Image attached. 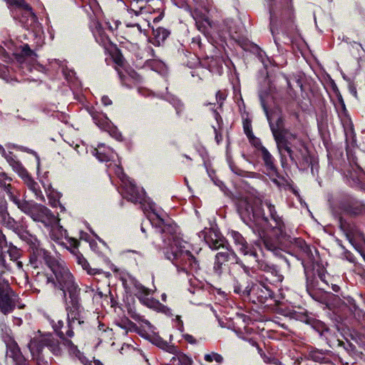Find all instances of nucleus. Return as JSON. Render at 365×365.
Here are the masks:
<instances>
[{"mask_svg":"<svg viewBox=\"0 0 365 365\" xmlns=\"http://www.w3.org/2000/svg\"><path fill=\"white\" fill-rule=\"evenodd\" d=\"M20 237L25 241L32 252L31 261L36 265L37 261H43L55 276L56 283L64 293V298L68 304V321L69 327L73 329L84 322L80 314L78 303L79 289L75 284L73 275L66 267L64 261L53 257L50 253L41 247L40 241L36 236L27 231L21 232Z\"/></svg>","mask_w":365,"mask_h":365,"instance_id":"nucleus-1","label":"nucleus"},{"mask_svg":"<svg viewBox=\"0 0 365 365\" xmlns=\"http://www.w3.org/2000/svg\"><path fill=\"white\" fill-rule=\"evenodd\" d=\"M150 222L161 228L164 234L171 237V242L166 248L165 255L178 269V272H187L192 270H197L199 264L195 257L190 252V245L177 235V226L159 217L155 213L149 215Z\"/></svg>","mask_w":365,"mask_h":365,"instance_id":"nucleus-2","label":"nucleus"},{"mask_svg":"<svg viewBox=\"0 0 365 365\" xmlns=\"http://www.w3.org/2000/svg\"><path fill=\"white\" fill-rule=\"evenodd\" d=\"M63 322L58 320L57 324H53L54 330L61 337V341L55 340L50 334H38L30 341L29 347L33 359L37 365H48V361L46 360L42 354L43 348L48 347L49 350L56 356L61 355L65 351L73 358L77 359L82 363H84L85 357L83 353L78 349L71 340L63 337L64 334L61 330Z\"/></svg>","mask_w":365,"mask_h":365,"instance_id":"nucleus-3","label":"nucleus"},{"mask_svg":"<svg viewBox=\"0 0 365 365\" xmlns=\"http://www.w3.org/2000/svg\"><path fill=\"white\" fill-rule=\"evenodd\" d=\"M264 110L266 113L271 130L272 132L274 140L277 143L279 152L282 154V151L285 150L290 159L295 163L304 158L301 150L295 153L289 146V140L292 138L295 139L296 135L287 133L284 127V120L279 113L269 114L265 106L262 103Z\"/></svg>","mask_w":365,"mask_h":365,"instance_id":"nucleus-4","label":"nucleus"},{"mask_svg":"<svg viewBox=\"0 0 365 365\" xmlns=\"http://www.w3.org/2000/svg\"><path fill=\"white\" fill-rule=\"evenodd\" d=\"M0 186L7 193L11 200L24 213L29 215L34 221L39 222L45 226H49L56 222V217L46 207L31 201L17 200L11 192V185L4 182Z\"/></svg>","mask_w":365,"mask_h":365,"instance_id":"nucleus-5","label":"nucleus"},{"mask_svg":"<svg viewBox=\"0 0 365 365\" xmlns=\"http://www.w3.org/2000/svg\"><path fill=\"white\" fill-rule=\"evenodd\" d=\"M123 287L127 293L135 294L140 300L143 301L149 308L158 312H165L167 307L158 300L147 298L150 294L151 290L143 286L131 276L122 278Z\"/></svg>","mask_w":365,"mask_h":365,"instance_id":"nucleus-6","label":"nucleus"},{"mask_svg":"<svg viewBox=\"0 0 365 365\" xmlns=\"http://www.w3.org/2000/svg\"><path fill=\"white\" fill-rule=\"evenodd\" d=\"M155 3L160 4L158 0H157ZM152 4H155L154 1H149L147 2H145L143 0L130 1V4L127 9V12L124 16V22L125 24V26L128 28L136 27V31L135 34H140L143 33V29L140 22L135 21L134 20V17H138L142 14H151L152 12H154L155 11L152 7Z\"/></svg>","mask_w":365,"mask_h":365,"instance_id":"nucleus-7","label":"nucleus"},{"mask_svg":"<svg viewBox=\"0 0 365 365\" xmlns=\"http://www.w3.org/2000/svg\"><path fill=\"white\" fill-rule=\"evenodd\" d=\"M262 202L258 200H255L254 205H252L247 200H241L239 202L238 210L244 220L257 221L262 220L267 222V218L264 216V213L261 207Z\"/></svg>","mask_w":365,"mask_h":365,"instance_id":"nucleus-8","label":"nucleus"},{"mask_svg":"<svg viewBox=\"0 0 365 365\" xmlns=\"http://www.w3.org/2000/svg\"><path fill=\"white\" fill-rule=\"evenodd\" d=\"M16 295L6 282H0V310L4 314H8L15 307Z\"/></svg>","mask_w":365,"mask_h":365,"instance_id":"nucleus-9","label":"nucleus"},{"mask_svg":"<svg viewBox=\"0 0 365 365\" xmlns=\"http://www.w3.org/2000/svg\"><path fill=\"white\" fill-rule=\"evenodd\" d=\"M122 187L124 190L125 197L133 202H140L144 199L145 192L142 189L137 187L133 180L123 179Z\"/></svg>","mask_w":365,"mask_h":365,"instance_id":"nucleus-10","label":"nucleus"},{"mask_svg":"<svg viewBox=\"0 0 365 365\" xmlns=\"http://www.w3.org/2000/svg\"><path fill=\"white\" fill-rule=\"evenodd\" d=\"M191 14L195 21V25L198 31L205 35L208 34L210 33V30L213 26L212 21H211L207 15L199 9H194Z\"/></svg>","mask_w":365,"mask_h":365,"instance_id":"nucleus-11","label":"nucleus"},{"mask_svg":"<svg viewBox=\"0 0 365 365\" xmlns=\"http://www.w3.org/2000/svg\"><path fill=\"white\" fill-rule=\"evenodd\" d=\"M229 261H233L236 264L240 263V260L235 252L228 249L217 253L215 256V262L214 269L218 274H221L222 265Z\"/></svg>","mask_w":365,"mask_h":365,"instance_id":"nucleus-12","label":"nucleus"},{"mask_svg":"<svg viewBox=\"0 0 365 365\" xmlns=\"http://www.w3.org/2000/svg\"><path fill=\"white\" fill-rule=\"evenodd\" d=\"M93 120L96 124L101 129L107 131L110 136L118 140H122V135L117 128L113 125L107 116L103 115H94Z\"/></svg>","mask_w":365,"mask_h":365,"instance_id":"nucleus-13","label":"nucleus"},{"mask_svg":"<svg viewBox=\"0 0 365 365\" xmlns=\"http://www.w3.org/2000/svg\"><path fill=\"white\" fill-rule=\"evenodd\" d=\"M231 237L233 240L235 245L238 247L239 251L242 253L244 255H249L253 258V259L257 262V253L256 252L250 247L242 235L236 231H232L230 232Z\"/></svg>","mask_w":365,"mask_h":365,"instance_id":"nucleus-14","label":"nucleus"},{"mask_svg":"<svg viewBox=\"0 0 365 365\" xmlns=\"http://www.w3.org/2000/svg\"><path fill=\"white\" fill-rule=\"evenodd\" d=\"M200 237H203L206 243L212 250H217L223 246V240L217 232L213 230L202 231Z\"/></svg>","mask_w":365,"mask_h":365,"instance_id":"nucleus-15","label":"nucleus"},{"mask_svg":"<svg viewBox=\"0 0 365 365\" xmlns=\"http://www.w3.org/2000/svg\"><path fill=\"white\" fill-rule=\"evenodd\" d=\"M6 1L9 5L15 6L19 11H21L22 17L26 18V21H34L35 15L30 6L26 4L24 0H6Z\"/></svg>","mask_w":365,"mask_h":365,"instance_id":"nucleus-16","label":"nucleus"},{"mask_svg":"<svg viewBox=\"0 0 365 365\" xmlns=\"http://www.w3.org/2000/svg\"><path fill=\"white\" fill-rule=\"evenodd\" d=\"M94 155L100 161L103 162L113 160L115 153L110 148H106L104 144H100L94 150Z\"/></svg>","mask_w":365,"mask_h":365,"instance_id":"nucleus-17","label":"nucleus"},{"mask_svg":"<svg viewBox=\"0 0 365 365\" xmlns=\"http://www.w3.org/2000/svg\"><path fill=\"white\" fill-rule=\"evenodd\" d=\"M255 145L257 148H258V149L260 150L262 159L264 160V163L266 167L272 171H275V166L274 164L273 157L269 153V152L267 150V148H264L263 145H262L261 143L259 142V140L258 139L256 140V143H255Z\"/></svg>","mask_w":365,"mask_h":365,"instance_id":"nucleus-18","label":"nucleus"},{"mask_svg":"<svg viewBox=\"0 0 365 365\" xmlns=\"http://www.w3.org/2000/svg\"><path fill=\"white\" fill-rule=\"evenodd\" d=\"M264 205H265L268 209L270 217L275 223L274 227L278 229L280 232H282V229L284 227V222L282 218L277 214L274 206L272 205L269 201L267 200L264 202Z\"/></svg>","mask_w":365,"mask_h":365,"instance_id":"nucleus-19","label":"nucleus"},{"mask_svg":"<svg viewBox=\"0 0 365 365\" xmlns=\"http://www.w3.org/2000/svg\"><path fill=\"white\" fill-rule=\"evenodd\" d=\"M250 292L257 294L260 302H263V300L267 299L268 297H271L272 295V291L269 288L264 286L253 287Z\"/></svg>","mask_w":365,"mask_h":365,"instance_id":"nucleus-20","label":"nucleus"},{"mask_svg":"<svg viewBox=\"0 0 365 365\" xmlns=\"http://www.w3.org/2000/svg\"><path fill=\"white\" fill-rule=\"evenodd\" d=\"M29 189H30L37 198H42L43 195L38 184L35 182L29 174L23 178Z\"/></svg>","mask_w":365,"mask_h":365,"instance_id":"nucleus-21","label":"nucleus"},{"mask_svg":"<svg viewBox=\"0 0 365 365\" xmlns=\"http://www.w3.org/2000/svg\"><path fill=\"white\" fill-rule=\"evenodd\" d=\"M169 34V31L164 28L159 27L156 29H153V43L160 46L168 38Z\"/></svg>","mask_w":365,"mask_h":365,"instance_id":"nucleus-22","label":"nucleus"},{"mask_svg":"<svg viewBox=\"0 0 365 365\" xmlns=\"http://www.w3.org/2000/svg\"><path fill=\"white\" fill-rule=\"evenodd\" d=\"M66 234V230H64L61 226L55 225L51 227L50 232V236L52 240L55 241L61 240Z\"/></svg>","mask_w":365,"mask_h":365,"instance_id":"nucleus-23","label":"nucleus"},{"mask_svg":"<svg viewBox=\"0 0 365 365\" xmlns=\"http://www.w3.org/2000/svg\"><path fill=\"white\" fill-rule=\"evenodd\" d=\"M76 259H77L78 264L81 265L82 268L84 270H86L88 274H91V275H95L96 274L100 273L98 269H91L90 267V265H89L88 262H87V260L81 255H77Z\"/></svg>","mask_w":365,"mask_h":365,"instance_id":"nucleus-24","label":"nucleus"},{"mask_svg":"<svg viewBox=\"0 0 365 365\" xmlns=\"http://www.w3.org/2000/svg\"><path fill=\"white\" fill-rule=\"evenodd\" d=\"M6 252H7L9 256L10 257L11 260H13L14 262L16 261V264L17 267L19 268H21L22 262L20 261H17V259H19V257L21 255L20 250L18 249L15 246L11 245L9 247Z\"/></svg>","mask_w":365,"mask_h":365,"instance_id":"nucleus-25","label":"nucleus"},{"mask_svg":"<svg viewBox=\"0 0 365 365\" xmlns=\"http://www.w3.org/2000/svg\"><path fill=\"white\" fill-rule=\"evenodd\" d=\"M110 170H113L118 177L120 178L121 182H123V179L125 181L127 179H129L123 173L122 168H120L118 165H112L111 163L108 165Z\"/></svg>","mask_w":365,"mask_h":365,"instance_id":"nucleus-26","label":"nucleus"},{"mask_svg":"<svg viewBox=\"0 0 365 365\" xmlns=\"http://www.w3.org/2000/svg\"><path fill=\"white\" fill-rule=\"evenodd\" d=\"M204 359L207 362H212L215 361L219 364L222 363L223 361V357L220 354L215 352L205 354Z\"/></svg>","mask_w":365,"mask_h":365,"instance_id":"nucleus-27","label":"nucleus"},{"mask_svg":"<svg viewBox=\"0 0 365 365\" xmlns=\"http://www.w3.org/2000/svg\"><path fill=\"white\" fill-rule=\"evenodd\" d=\"M0 151L3 156L5 157L7 162L9 163L11 166H12L14 164H15L18 160L16 159V158L12 155L11 153H6L4 148L0 145Z\"/></svg>","mask_w":365,"mask_h":365,"instance_id":"nucleus-28","label":"nucleus"},{"mask_svg":"<svg viewBox=\"0 0 365 365\" xmlns=\"http://www.w3.org/2000/svg\"><path fill=\"white\" fill-rule=\"evenodd\" d=\"M11 167L22 178H24V177L27 176V174H29L19 161H17Z\"/></svg>","mask_w":365,"mask_h":365,"instance_id":"nucleus-29","label":"nucleus"},{"mask_svg":"<svg viewBox=\"0 0 365 365\" xmlns=\"http://www.w3.org/2000/svg\"><path fill=\"white\" fill-rule=\"evenodd\" d=\"M96 41L99 43L105 44L107 41V37L103 34V32L101 29H96V31L93 33Z\"/></svg>","mask_w":365,"mask_h":365,"instance_id":"nucleus-30","label":"nucleus"},{"mask_svg":"<svg viewBox=\"0 0 365 365\" xmlns=\"http://www.w3.org/2000/svg\"><path fill=\"white\" fill-rule=\"evenodd\" d=\"M6 215V202L0 196V217L4 218Z\"/></svg>","mask_w":365,"mask_h":365,"instance_id":"nucleus-31","label":"nucleus"},{"mask_svg":"<svg viewBox=\"0 0 365 365\" xmlns=\"http://www.w3.org/2000/svg\"><path fill=\"white\" fill-rule=\"evenodd\" d=\"M165 351H166L167 352H168L170 354H174V355L177 356L178 357L179 356L180 354H182L179 351V350L178 349V348L176 346H175L173 344H168L167 345H165Z\"/></svg>","mask_w":365,"mask_h":365,"instance_id":"nucleus-32","label":"nucleus"},{"mask_svg":"<svg viewBox=\"0 0 365 365\" xmlns=\"http://www.w3.org/2000/svg\"><path fill=\"white\" fill-rule=\"evenodd\" d=\"M179 364L178 365H191V359L184 354H180L178 356Z\"/></svg>","mask_w":365,"mask_h":365,"instance_id":"nucleus-33","label":"nucleus"},{"mask_svg":"<svg viewBox=\"0 0 365 365\" xmlns=\"http://www.w3.org/2000/svg\"><path fill=\"white\" fill-rule=\"evenodd\" d=\"M126 29L127 30L125 31V34L127 35L128 38H129L130 39H133V37L135 36H140L142 33L140 34H135V31H136V27L135 28H133V27H127L126 26Z\"/></svg>","mask_w":365,"mask_h":365,"instance_id":"nucleus-34","label":"nucleus"},{"mask_svg":"<svg viewBox=\"0 0 365 365\" xmlns=\"http://www.w3.org/2000/svg\"><path fill=\"white\" fill-rule=\"evenodd\" d=\"M101 101L103 104L105 106H109L112 103L111 100L107 96H103L101 98Z\"/></svg>","mask_w":365,"mask_h":365,"instance_id":"nucleus-35","label":"nucleus"},{"mask_svg":"<svg viewBox=\"0 0 365 365\" xmlns=\"http://www.w3.org/2000/svg\"><path fill=\"white\" fill-rule=\"evenodd\" d=\"M319 353L317 352H313L311 354V357L317 361H319L322 359V358L319 356Z\"/></svg>","mask_w":365,"mask_h":365,"instance_id":"nucleus-36","label":"nucleus"},{"mask_svg":"<svg viewBox=\"0 0 365 365\" xmlns=\"http://www.w3.org/2000/svg\"><path fill=\"white\" fill-rule=\"evenodd\" d=\"M23 52L25 55H30L31 53V50L30 49L28 45H25L23 47Z\"/></svg>","mask_w":365,"mask_h":365,"instance_id":"nucleus-37","label":"nucleus"},{"mask_svg":"<svg viewBox=\"0 0 365 365\" xmlns=\"http://www.w3.org/2000/svg\"><path fill=\"white\" fill-rule=\"evenodd\" d=\"M185 339L190 343L193 344L195 342V340L194 339L193 336L189 334H187L185 336Z\"/></svg>","mask_w":365,"mask_h":365,"instance_id":"nucleus-38","label":"nucleus"},{"mask_svg":"<svg viewBox=\"0 0 365 365\" xmlns=\"http://www.w3.org/2000/svg\"><path fill=\"white\" fill-rule=\"evenodd\" d=\"M216 98H217V100H219V101H223L225 99V96L220 91H218L216 93Z\"/></svg>","mask_w":365,"mask_h":365,"instance_id":"nucleus-39","label":"nucleus"},{"mask_svg":"<svg viewBox=\"0 0 365 365\" xmlns=\"http://www.w3.org/2000/svg\"><path fill=\"white\" fill-rule=\"evenodd\" d=\"M230 168L235 173H236L239 175H243L242 172L240 169L235 168L232 167V165H230Z\"/></svg>","mask_w":365,"mask_h":365,"instance_id":"nucleus-40","label":"nucleus"},{"mask_svg":"<svg viewBox=\"0 0 365 365\" xmlns=\"http://www.w3.org/2000/svg\"><path fill=\"white\" fill-rule=\"evenodd\" d=\"M168 343L166 341H161L158 344V346L163 350H165V345Z\"/></svg>","mask_w":365,"mask_h":365,"instance_id":"nucleus-41","label":"nucleus"},{"mask_svg":"<svg viewBox=\"0 0 365 365\" xmlns=\"http://www.w3.org/2000/svg\"><path fill=\"white\" fill-rule=\"evenodd\" d=\"M245 130L248 137H251V131L250 130L249 128L245 125Z\"/></svg>","mask_w":365,"mask_h":365,"instance_id":"nucleus-42","label":"nucleus"},{"mask_svg":"<svg viewBox=\"0 0 365 365\" xmlns=\"http://www.w3.org/2000/svg\"><path fill=\"white\" fill-rule=\"evenodd\" d=\"M235 292L240 294L241 293V289L239 286H235L234 289Z\"/></svg>","mask_w":365,"mask_h":365,"instance_id":"nucleus-43","label":"nucleus"},{"mask_svg":"<svg viewBox=\"0 0 365 365\" xmlns=\"http://www.w3.org/2000/svg\"><path fill=\"white\" fill-rule=\"evenodd\" d=\"M66 335H67L68 336H69V337L73 336V331H72L71 329L68 330V331H66Z\"/></svg>","mask_w":365,"mask_h":365,"instance_id":"nucleus-44","label":"nucleus"},{"mask_svg":"<svg viewBox=\"0 0 365 365\" xmlns=\"http://www.w3.org/2000/svg\"><path fill=\"white\" fill-rule=\"evenodd\" d=\"M263 359H264V361L266 362V363H270L271 362L269 359L268 357H267V356H264Z\"/></svg>","mask_w":365,"mask_h":365,"instance_id":"nucleus-45","label":"nucleus"},{"mask_svg":"<svg viewBox=\"0 0 365 365\" xmlns=\"http://www.w3.org/2000/svg\"><path fill=\"white\" fill-rule=\"evenodd\" d=\"M161 19H162V16H161V15H160L158 17L155 18L153 21L154 22L159 21Z\"/></svg>","mask_w":365,"mask_h":365,"instance_id":"nucleus-46","label":"nucleus"},{"mask_svg":"<svg viewBox=\"0 0 365 365\" xmlns=\"http://www.w3.org/2000/svg\"><path fill=\"white\" fill-rule=\"evenodd\" d=\"M354 46H356V49H358L359 48H362V47H361V44H358V43H354Z\"/></svg>","mask_w":365,"mask_h":365,"instance_id":"nucleus-47","label":"nucleus"},{"mask_svg":"<svg viewBox=\"0 0 365 365\" xmlns=\"http://www.w3.org/2000/svg\"><path fill=\"white\" fill-rule=\"evenodd\" d=\"M166 294H163L162 296H161V299L163 301H166Z\"/></svg>","mask_w":365,"mask_h":365,"instance_id":"nucleus-48","label":"nucleus"},{"mask_svg":"<svg viewBox=\"0 0 365 365\" xmlns=\"http://www.w3.org/2000/svg\"><path fill=\"white\" fill-rule=\"evenodd\" d=\"M273 361H274V364H279V365H282L281 363L279 361H278L277 360L274 359Z\"/></svg>","mask_w":365,"mask_h":365,"instance_id":"nucleus-49","label":"nucleus"},{"mask_svg":"<svg viewBox=\"0 0 365 365\" xmlns=\"http://www.w3.org/2000/svg\"><path fill=\"white\" fill-rule=\"evenodd\" d=\"M117 63H118V64H122V60H121V58H119V59L117 61Z\"/></svg>","mask_w":365,"mask_h":365,"instance_id":"nucleus-50","label":"nucleus"},{"mask_svg":"<svg viewBox=\"0 0 365 365\" xmlns=\"http://www.w3.org/2000/svg\"><path fill=\"white\" fill-rule=\"evenodd\" d=\"M333 289L336 292L338 290V287L336 285H335L334 287H333Z\"/></svg>","mask_w":365,"mask_h":365,"instance_id":"nucleus-51","label":"nucleus"},{"mask_svg":"<svg viewBox=\"0 0 365 365\" xmlns=\"http://www.w3.org/2000/svg\"><path fill=\"white\" fill-rule=\"evenodd\" d=\"M120 79H121V81H122V83H125L124 82V80H123L124 78L121 76V75H120Z\"/></svg>","mask_w":365,"mask_h":365,"instance_id":"nucleus-52","label":"nucleus"},{"mask_svg":"<svg viewBox=\"0 0 365 365\" xmlns=\"http://www.w3.org/2000/svg\"><path fill=\"white\" fill-rule=\"evenodd\" d=\"M50 281H51L50 278H48V277H46V283H48V282H50Z\"/></svg>","mask_w":365,"mask_h":365,"instance_id":"nucleus-53","label":"nucleus"},{"mask_svg":"<svg viewBox=\"0 0 365 365\" xmlns=\"http://www.w3.org/2000/svg\"><path fill=\"white\" fill-rule=\"evenodd\" d=\"M24 18H23V17H22V18L21 19V21L24 22V23H26V21H24Z\"/></svg>","mask_w":365,"mask_h":365,"instance_id":"nucleus-54","label":"nucleus"},{"mask_svg":"<svg viewBox=\"0 0 365 365\" xmlns=\"http://www.w3.org/2000/svg\"><path fill=\"white\" fill-rule=\"evenodd\" d=\"M77 244H78L77 240H74V245H75V246H77Z\"/></svg>","mask_w":365,"mask_h":365,"instance_id":"nucleus-55","label":"nucleus"},{"mask_svg":"<svg viewBox=\"0 0 365 365\" xmlns=\"http://www.w3.org/2000/svg\"><path fill=\"white\" fill-rule=\"evenodd\" d=\"M194 1H196V2H201V1H202L203 0H194Z\"/></svg>","mask_w":365,"mask_h":365,"instance_id":"nucleus-56","label":"nucleus"},{"mask_svg":"<svg viewBox=\"0 0 365 365\" xmlns=\"http://www.w3.org/2000/svg\"><path fill=\"white\" fill-rule=\"evenodd\" d=\"M133 78V76H128V77H126V78H125V79H128V78Z\"/></svg>","mask_w":365,"mask_h":365,"instance_id":"nucleus-57","label":"nucleus"},{"mask_svg":"<svg viewBox=\"0 0 365 365\" xmlns=\"http://www.w3.org/2000/svg\"><path fill=\"white\" fill-rule=\"evenodd\" d=\"M133 78V76H128V77H126V78H125V79H128V78Z\"/></svg>","mask_w":365,"mask_h":365,"instance_id":"nucleus-58","label":"nucleus"},{"mask_svg":"<svg viewBox=\"0 0 365 365\" xmlns=\"http://www.w3.org/2000/svg\"><path fill=\"white\" fill-rule=\"evenodd\" d=\"M133 78V76H128V77H126V78H125V79H128V78Z\"/></svg>","mask_w":365,"mask_h":365,"instance_id":"nucleus-59","label":"nucleus"},{"mask_svg":"<svg viewBox=\"0 0 365 365\" xmlns=\"http://www.w3.org/2000/svg\"><path fill=\"white\" fill-rule=\"evenodd\" d=\"M141 230H142L143 232H145V230H144V228H143V227H141Z\"/></svg>","mask_w":365,"mask_h":365,"instance_id":"nucleus-60","label":"nucleus"},{"mask_svg":"<svg viewBox=\"0 0 365 365\" xmlns=\"http://www.w3.org/2000/svg\"><path fill=\"white\" fill-rule=\"evenodd\" d=\"M38 164H39V158L37 157Z\"/></svg>","mask_w":365,"mask_h":365,"instance_id":"nucleus-61","label":"nucleus"},{"mask_svg":"<svg viewBox=\"0 0 365 365\" xmlns=\"http://www.w3.org/2000/svg\"><path fill=\"white\" fill-rule=\"evenodd\" d=\"M118 24H119V23H117V24H116V25H115V27H116V28H118Z\"/></svg>","mask_w":365,"mask_h":365,"instance_id":"nucleus-62","label":"nucleus"},{"mask_svg":"<svg viewBox=\"0 0 365 365\" xmlns=\"http://www.w3.org/2000/svg\"><path fill=\"white\" fill-rule=\"evenodd\" d=\"M51 282H53V284H56V282L53 281V279H52Z\"/></svg>","mask_w":365,"mask_h":365,"instance_id":"nucleus-63","label":"nucleus"}]
</instances>
